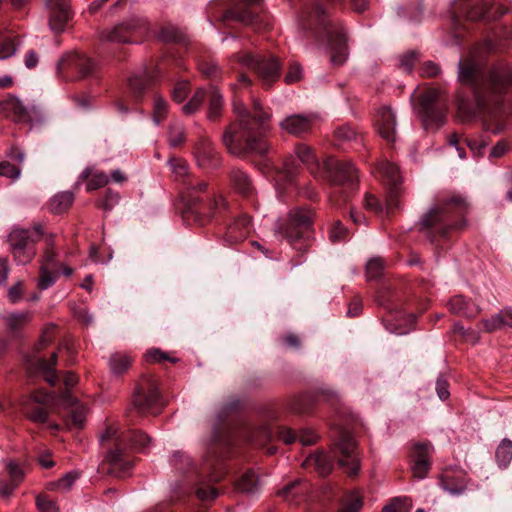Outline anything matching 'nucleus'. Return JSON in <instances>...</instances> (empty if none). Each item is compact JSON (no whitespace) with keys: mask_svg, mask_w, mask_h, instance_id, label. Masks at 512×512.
<instances>
[{"mask_svg":"<svg viewBox=\"0 0 512 512\" xmlns=\"http://www.w3.org/2000/svg\"><path fill=\"white\" fill-rule=\"evenodd\" d=\"M126 440L129 441L131 448L138 452H145L151 442L149 436L136 431L130 432L125 436V441Z\"/></svg>","mask_w":512,"mask_h":512,"instance_id":"obj_39","label":"nucleus"},{"mask_svg":"<svg viewBox=\"0 0 512 512\" xmlns=\"http://www.w3.org/2000/svg\"><path fill=\"white\" fill-rule=\"evenodd\" d=\"M302 78V67L299 63H292L289 66V70L285 76V82L292 84L299 81Z\"/></svg>","mask_w":512,"mask_h":512,"instance_id":"obj_59","label":"nucleus"},{"mask_svg":"<svg viewBox=\"0 0 512 512\" xmlns=\"http://www.w3.org/2000/svg\"><path fill=\"white\" fill-rule=\"evenodd\" d=\"M87 408L84 405L76 406L71 412V421L72 424L77 427H83L86 421Z\"/></svg>","mask_w":512,"mask_h":512,"instance_id":"obj_52","label":"nucleus"},{"mask_svg":"<svg viewBox=\"0 0 512 512\" xmlns=\"http://www.w3.org/2000/svg\"><path fill=\"white\" fill-rule=\"evenodd\" d=\"M6 467L11 478V481L17 483L18 485L24 477L23 471L19 468L17 463L13 461L8 462Z\"/></svg>","mask_w":512,"mask_h":512,"instance_id":"obj_64","label":"nucleus"},{"mask_svg":"<svg viewBox=\"0 0 512 512\" xmlns=\"http://www.w3.org/2000/svg\"><path fill=\"white\" fill-rule=\"evenodd\" d=\"M481 77V71L474 62L462 63L459 61L458 78L466 84H474Z\"/></svg>","mask_w":512,"mask_h":512,"instance_id":"obj_30","label":"nucleus"},{"mask_svg":"<svg viewBox=\"0 0 512 512\" xmlns=\"http://www.w3.org/2000/svg\"><path fill=\"white\" fill-rule=\"evenodd\" d=\"M243 67L254 70L266 84L279 78L281 65L275 56L269 58L258 57L250 52H244L238 58Z\"/></svg>","mask_w":512,"mask_h":512,"instance_id":"obj_7","label":"nucleus"},{"mask_svg":"<svg viewBox=\"0 0 512 512\" xmlns=\"http://www.w3.org/2000/svg\"><path fill=\"white\" fill-rule=\"evenodd\" d=\"M411 506V502L407 498H396L383 508V512H409Z\"/></svg>","mask_w":512,"mask_h":512,"instance_id":"obj_50","label":"nucleus"},{"mask_svg":"<svg viewBox=\"0 0 512 512\" xmlns=\"http://www.w3.org/2000/svg\"><path fill=\"white\" fill-rule=\"evenodd\" d=\"M8 157L16 161L18 165L12 164L9 161H3L0 163V176L10 178L12 181L19 179L21 175L20 165L25 159V154L19 148H12L8 154Z\"/></svg>","mask_w":512,"mask_h":512,"instance_id":"obj_23","label":"nucleus"},{"mask_svg":"<svg viewBox=\"0 0 512 512\" xmlns=\"http://www.w3.org/2000/svg\"><path fill=\"white\" fill-rule=\"evenodd\" d=\"M74 202V194L70 191L60 192L51 198L49 210L52 213L60 214L68 210Z\"/></svg>","mask_w":512,"mask_h":512,"instance_id":"obj_29","label":"nucleus"},{"mask_svg":"<svg viewBox=\"0 0 512 512\" xmlns=\"http://www.w3.org/2000/svg\"><path fill=\"white\" fill-rule=\"evenodd\" d=\"M2 109L15 122H30L40 115L39 107L31 103H25L15 96L4 100Z\"/></svg>","mask_w":512,"mask_h":512,"instance_id":"obj_9","label":"nucleus"},{"mask_svg":"<svg viewBox=\"0 0 512 512\" xmlns=\"http://www.w3.org/2000/svg\"><path fill=\"white\" fill-rule=\"evenodd\" d=\"M295 154L297 158L310 168L317 166L316 157L313 150L306 144H298L295 147Z\"/></svg>","mask_w":512,"mask_h":512,"instance_id":"obj_42","label":"nucleus"},{"mask_svg":"<svg viewBox=\"0 0 512 512\" xmlns=\"http://www.w3.org/2000/svg\"><path fill=\"white\" fill-rule=\"evenodd\" d=\"M188 89H189L188 82L183 81V82L177 83L172 92L173 100L178 103L184 101V99L186 98V96L188 94Z\"/></svg>","mask_w":512,"mask_h":512,"instance_id":"obj_61","label":"nucleus"},{"mask_svg":"<svg viewBox=\"0 0 512 512\" xmlns=\"http://www.w3.org/2000/svg\"><path fill=\"white\" fill-rule=\"evenodd\" d=\"M233 107L238 120L223 135L228 151L235 156L247 153L265 154L269 149L265 134L268 131L270 114L262 112V106L257 100L253 105L254 117L250 116L244 104L239 101L235 100Z\"/></svg>","mask_w":512,"mask_h":512,"instance_id":"obj_1","label":"nucleus"},{"mask_svg":"<svg viewBox=\"0 0 512 512\" xmlns=\"http://www.w3.org/2000/svg\"><path fill=\"white\" fill-rule=\"evenodd\" d=\"M158 403L159 395L154 384L142 385L134 394L133 407L140 414L149 413Z\"/></svg>","mask_w":512,"mask_h":512,"instance_id":"obj_13","label":"nucleus"},{"mask_svg":"<svg viewBox=\"0 0 512 512\" xmlns=\"http://www.w3.org/2000/svg\"><path fill=\"white\" fill-rule=\"evenodd\" d=\"M77 478H78L77 472H68L53 485L58 489L67 491L72 487V485L74 484V482L76 481Z\"/></svg>","mask_w":512,"mask_h":512,"instance_id":"obj_58","label":"nucleus"},{"mask_svg":"<svg viewBox=\"0 0 512 512\" xmlns=\"http://www.w3.org/2000/svg\"><path fill=\"white\" fill-rule=\"evenodd\" d=\"M49 11V26L52 31L60 33L64 31L70 18L69 6L64 0H45Z\"/></svg>","mask_w":512,"mask_h":512,"instance_id":"obj_12","label":"nucleus"},{"mask_svg":"<svg viewBox=\"0 0 512 512\" xmlns=\"http://www.w3.org/2000/svg\"><path fill=\"white\" fill-rule=\"evenodd\" d=\"M312 223V214L306 209H294L289 213L286 226H279L276 233L285 238L292 246L297 247V241L308 237L309 228Z\"/></svg>","mask_w":512,"mask_h":512,"instance_id":"obj_5","label":"nucleus"},{"mask_svg":"<svg viewBox=\"0 0 512 512\" xmlns=\"http://www.w3.org/2000/svg\"><path fill=\"white\" fill-rule=\"evenodd\" d=\"M36 505L40 512H58L59 511L55 502L48 499L46 496H43V495L37 496Z\"/></svg>","mask_w":512,"mask_h":512,"instance_id":"obj_55","label":"nucleus"},{"mask_svg":"<svg viewBox=\"0 0 512 512\" xmlns=\"http://www.w3.org/2000/svg\"><path fill=\"white\" fill-rule=\"evenodd\" d=\"M59 276V269L49 268L47 265H40V276L38 280V287L41 290H46L51 287Z\"/></svg>","mask_w":512,"mask_h":512,"instance_id":"obj_37","label":"nucleus"},{"mask_svg":"<svg viewBox=\"0 0 512 512\" xmlns=\"http://www.w3.org/2000/svg\"><path fill=\"white\" fill-rule=\"evenodd\" d=\"M348 230L339 222H335L330 230V240L332 242H341L347 239Z\"/></svg>","mask_w":512,"mask_h":512,"instance_id":"obj_56","label":"nucleus"},{"mask_svg":"<svg viewBox=\"0 0 512 512\" xmlns=\"http://www.w3.org/2000/svg\"><path fill=\"white\" fill-rule=\"evenodd\" d=\"M22 294L23 284L21 281H18L16 284L9 288L7 297L11 303L15 304L22 299Z\"/></svg>","mask_w":512,"mask_h":512,"instance_id":"obj_63","label":"nucleus"},{"mask_svg":"<svg viewBox=\"0 0 512 512\" xmlns=\"http://www.w3.org/2000/svg\"><path fill=\"white\" fill-rule=\"evenodd\" d=\"M466 199L460 195L440 200L430 208L426 215L420 220L421 229L437 228L441 226L450 216L461 214L467 209Z\"/></svg>","mask_w":512,"mask_h":512,"instance_id":"obj_4","label":"nucleus"},{"mask_svg":"<svg viewBox=\"0 0 512 512\" xmlns=\"http://www.w3.org/2000/svg\"><path fill=\"white\" fill-rule=\"evenodd\" d=\"M363 506V499L357 492L347 494L341 504L339 512H360Z\"/></svg>","mask_w":512,"mask_h":512,"instance_id":"obj_40","label":"nucleus"},{"mask_svg":"<svg viewBox=\"0 0 512 512\" xmlns=\"http://www.w3.org/2000/svg\"><path fill=\"white\" fill-rule=\"evenodd\" d=\"M418 60V54L414 51L403 54L400 57V67L407 73L413 70V67Z\"/></svg>","mask_w":512,"mask_h":512,"instance_id":"obj_57","label":"nucleus"},{"mask_svg":"<svg viewBox=\"0 0 512 512\" xmlns=\"http://www.w3.org/2000/svg\"><path fill=\"white\" fill-rule=\"evenodd\" d=\"M438 99V92L434 89H430L420 96V113L423 121L426 124L429 123H443V114L440 111H436L434 105Z\"/></svg>","mask_w":512,"mask_h":512,"instance_id":"obj_18","label":"nucleus"},{"mask_svg":"<svg viewBox=\"0 0 512 512\" xmlns=\"http://www.w3.org/2000/svg\"><path fill=\"white\" fill-rule=\"evenodd\" d=\"M197 165L204 170H213L220 166L219 153L212 143L205 137L200 138L193 150Z\"/></svg>","mask_w":512,"mask_h":512,"instance_id":"obj_10","label":"nucleus"},{"mask_svg":"<svg viewBox=\"0 0 512 512\" xmlns=\"http://www.w3.org/2000/svg\"><path fill=\"white\" fill-rule=\"evenodd\" d=\"M364 205L367 210H370L374 213H381L383 210L382 204L378 201V199L372 195L367 193L364 199Z\"/></svg>","mask_w":512,"mask_h":512,"instance_id":"obj_62","label":"nucleus"},{"mask_svg":"<svg viewBox=\"0 0 512 512\" xmlns=\"http://www.w3.org/2000/svg\"><path fill=\"white\" fill-rule=\"evenodd\" d=\"M109 440H115V444L117 446L116 449H120L122 444L125 442V437H119L117 428L114 426H109L100 435V441L104 443Z\"/></svg>","mask_w":512,"mask_h":512,"instance_id":"obj_51","label":"nucleus"},{"mask_svg":"<svg viewBox=\"0 0 512 512\" xmlns=\"http://www.w3.org/2000/svg\"><path fill=\"white\" fill-rule=\"evenodd\" d=\"M8 243L13 259L18 265L29 264L36 256V239L30 230L15 228L8 235Z\"/></svg>","mask_w":512,"mask_h":512,"instance_id":"obj_6","label":"nucleus"},{"mask_svg":"<svg viewBox=\"0 0 512 512\" xmlns=\"http://www.w3.org/2000/svg\"><path fill=\"white\" fill-rule=\"evenodd\" d=\"M59 65L63 70L77 73V79L87 77L94 68L91 59L78 53H71L63 57Z\"/></svg>","mask_w":512,"mask_h":512,"instance_id":"obj_14","label":"nucleus"},{"mask_svg":"<svg viewBox=\"0 0 512 512\" xmlns=\"http://www.w3.org/2000/svg\"><path fill=\"white\" fill-rule=\"evenodd\" d=\"M133 362V358L121 352H116L109 359V366L113 374L120 375L126 372Z\"/></svg>","mask_w":512,"mask_h":512,"instance_id":"obj_33","label":"nucleus"},{"mask_svg":"<svg viewBox=\"0 0 512 512\" xmlns=\"http://www.w3.org/2000/svg\"><path fill=\"white\" fill-rule=\"evenodd\" d=\"M188 198L192 205L196 204L198 198L196 197L197 192H203L207 188V183L205 181H200L196 184L190 182L188 183Z\"/></svg>","mask_w":512,"mask_h":512,"instance_id":"obj_60","label":"nucleus"},{"mask_svg":"<svg viewBox=\"0 0 512 512\" xmlns=\"http://www.w3.org/2000/svg\"><path fill=\"white\" fill-rule=\"evenodd\" d=\"M170 463L180 471H183L192 465L190 457L181 451H176L172 454Z\"/></svg>","mask_w":512,"mask_h":512,"instance_id":"obj_48","label":"nucleus"},{"mask_svg":"<svg viewBox=\"0 0 512 512\" xmlns=\"http://www.w3.org/2000/svg\"><path fill=\"white\" fill-rule=\"evenodd\" d=\"M205 95L206 91L204 89L197 90L190 101L183 106V112L187 115H190L197 111L202 105Z\"/></svg>","mask_w":512,"mask_h":512,"instance_id":"obj_47","label":"nucleus"},{"mask_svg":"<svg viewBox=\"0 0 512 512\" xmlns=\"http://www.w3.org/2000/svg\"><path fill=\"white\" fill-rule=\"evenodd\" d=\"M145 361L154 363V362H160L164 360H169L171 362H176L177 359L170 358L166 353L162 352L159 349H150L148 350L144 355Z\"/></svg>","mask_w":512,"mask_h":512,"instance_id":"obj_54","label":"nucleus"},{"mask_svg":"<svg viewBox=\"0 0 512 512\" xmlns=\"http://www.w3.org/2000/svg\"><path fill=\"white\" fill-rule=\"evenodd\" d=\"M263 0H240L229 11V17L243 23L250 24L257 17Z\"/></svg>","mask_w":512,"mask_h":512,"instance_id":"obj_19","label":"nucleus"},{"mask_svg":"<svg viewBox=\"0 0 512 512\" xmlns=\"http://www.w3.org/2000/svg\"><path fill=\"white\" fill-rule=\"evenodd\" d=\"M512 459V441L503 439L496 450V460L501 467H506Z\"/></svg>","mask_w":512,"mask_h":512,"instance_id":"obj_41","label":"nucleus"},{"mask_svg":"<svg viewBox=\"0 0 512 512\" xmlns=\"http://www.w3.org/2000/svg\"><path fill=\"white\" fill-rule=\"evenodd\" d=\"M169 166L176 177L182 178L188 174V164L180 158H173L169 161Z\"/></svg>","mask_w":512,"mask_h":512,"instance_id":"obj_53","label":"nucleus"},{"mask_svg":"<svg viewBox=\"0 0 512 512\" xmlns=\"http://www.w3.org/2000/svg\"><path fill=\"white\" fill-rule=\"evenodd\" d=\"M236 486L243 493H254L260 486V480L253 470H248L240 477Z\"/></svg>","mask_w":512,"mask_h":512,"instance_id":"obj_34","label":"nucleus"},{"mask_svg":"<svg viewBox=\"0 0 512 512\" xmlns=\"http://www.w3.org/2000/svg\"><path fill=\"white\" fill-rule=\"evenodd\" d=\"M448 307L453 314L469 318L475 317L480 312L478 306L460 295L453 297L448 302Z\"/></svg>","mask_w":512,"mask_h":512,"instance_id":"obj_25","label":"nucleus"},{"mask_svg":"<svg viewBox=\"0 0 512 512\" xmlns=\"http://www.w3.org/2000/svg\"><path fill=\"white\" fill-rule=\"evenodd\" d=\"M15 52L14 40L10 37L0 36V60L11 57Z\"/></svg>","mask_w":512,"mask_h":512,"instance_id":"obj_49","label":"nucleus"},{"mask_svg":"<svg viewBox=\"0 0 512 512\" xmlns=\"http://www.w3.org/2000/svg\"><path fill=\"white\" fill-rule=\"evenodd\" d=\"M375 126L379 135L387 142L396 140V118L390 107L384 106L378 110Z\"/></svg>","mask_w":512,"mask_h":512,"instance_id":"obj_16","label":"nucleus"},{"mask_svg":"<svg viewBox=\"0 0 512 512\" xmlns=\"http://www.w3.org/2000/svg\"><path fill=\"white\" fill-rule=\"evenodd\" d=\"M58 355L56 352L52 353L49 360L39 359L37 367L43 373L45 380L52 386L58 382V377L55 373L54 366L57 363Z\"/></svg>","mask_w":512,"mask_h":512,"instance_id":"obj_31","label":"nucleus"},{"mask_svg":"<svg viewBox=\"0 0 512 512\" xmlns=\"http://www.w3.org/2000/svg\"><path fill=\"white\" fill-rule=\"evenodd\" d=\"M185 140L184 128L180 123H174L170 126L168 131V142L170 146L177 147Z\"/></svg>","mask_w":512,"mask_h":512,"instance_id":"obj_45","label":"nucleus"},{"mask_svg":"<svg viewBox=\"0 0 512 512\" xmlns=\"http://www.w3.org/2000/svg\"><path fill=\"white\" fill-rule=\"evenodd\" d=\"M32 319V313L25 312H11L5 315L4 320L8 328L12 331H18L28 325Z\"/></svg>","mask_w":512,"mask_h":512,"instance_id":"obj_32","label":"nucleus"},{"mask_svg":"<svg viewBox=\"0 0 512 512\" xmlns=\"http://www.w3.org/2000/svg\"><path fill=\"white\" fill-rule=\"evenodd\" d=\"M306 491L307 487L300 480H295L279 490L278 495L285 501L294 503L301 499Z\"/></svg>","mask_w":512,"mask_h":512,"instance_id":"obj_28","label":"nucleus"},{"mask_svg":"<svg viewBox=\"0 0 512 512\" xmlns=\"http://www.w3.org/2000/svg\"><path fill=\"white\" fill-rule=\"evenodd\" d=\"M338 463L346 470L349 476L357 475L360 470V461L356 453V443L351 435L343 433L332 453L319 452L307 458L309 465H314L317 472L325 476L333 469L335 458Z\"/></svg>","mask_w":512,"mask_h":512,"instance_id":"obj_2","label":"nucleus"},{"mask_svg":"<svg viewBox=\"0 0 512 512\" xmlns=\"http://www.w3.org/2000/svg\"><path fill=\"white\" fill-rule=\"evenodd\" d=\"M79 180H88L86 189L87 191H93L106 186L109 182V177L102 171H94L92 168H85L80 176Z\"/></svg>","mask_w":512,"mask_h":512,"instance_id":"obj_27","label":"nucleus"},{"mask_svg":"<svg viewBox=\"0 0 512 512\" xmlns=\"http://www.w3.org/2000/svg\"><path fill=\"white\" fill-rule=\"evenodd\" d=\"M384 261L380 257L371 258L366 264V276L369 280L377 279L382 275Z\"/></svg>","mask_w":512,"mask_h":512,"instance_id":"obj_44","label":"nucleus"},{"mask_svg":"<svg viewBox=\"0 0 512 512\" xmlns=\"http://www.w3.org/2000/svg\"><path fill=\"white\" fill-rule=\"evenodd\" d=\"M324 165L328 178L334 184L353 185L358 180L357 169L349 161L330 157Z\"/></svg>","mask_w":512,"mask_h":512,"instance_id":"obj_8","label":"nucleus"},{"mask_svg":"<svg viewBox=\"0 0 512 512\" xmlns=\"http://www.w3.org/2000/svg\"><path fill=\"white\" fill-rule=\"evenodd\" d=\"M47 248L44 251V254L41 259V265H47L49 268L58 269V263L56 261V253L53 248L52 237L48 236L46 238Z\"/></svg>","mask_w":512,"mask_h":512,"instance_id":"obj_46","label":"nucleus"},{"mask_svg":"<svg viewBox=\"0 0 512 512\" xmlns=\"http://www.w3.org/2000/svg\"><path fill=\"white\" fill-rule=\"evenodd\" d=\"M508 320L506 319L505 309L500 310L497 314L488 319H483L482 324L486 332H494L507 326Z\"/></svg>","mask_w":512,"mask_h":512,"instance_id":"obj_38","label":"nucleus"},{"mask_svg":"<svg viewBox=\"0 0 512 512\" xmlns=\"http://www.w3.org/2000/svg\"><path fill=\"white\" fill-rule=\"evenodd\" d=\"M512 82V74L508 70H494L490 74L489 93L499 95L503 93Z\"/></svg>","mask_w":512,"mask_h":512,"instance_id":"obj_26","label":"nucleus"},{"mask_svg":"<svg viewBox=\"0 0 512 512\" xmlns=\"http://www.w3.org/2000/svg\"><path fill=\"white\" fill-rule=\"evenodd\" d=\"M53 397L44 391H36L24 402V413L33 422L43 423L47 420L48 413L42 405L49 404Z\"/></svg>","mask_w":512,"mask_h":512,"instance_id":"obj_11","label":"nucleus"},{"mask_svg":"<svg viewBox=\"0 0 512 512\" xmlns=\"http://www.w3.org/2000/svg\"><path fill=\"white\" fill-rule=\"evenodd\" d=\"M145 24V20L140 18H131L111 29L104 30L101 33V39L109 42L126 43L128 42L127 33L140 28Z\"/></svg>","mask_w":512,"mask_h":512,"instance_id":"obj_17","label":"nucleus"},{"mask_svg":"<svg viewBox=\"0 0 512 512\" xmlns=\"http://www.w3.org/2000/svg\"><path fill=\"white\" fill-rule=\"evenodd\" d=\"M106 461L109 463L108 473L118 478H125L130 475L132 462L122 457L121 449L111 450L106 455Z\"/></svg>","mask_w":512,"mask_h":512,"instance_id":"obj_21","label":"nucleus"},{"mask_svg":"<svg viewBox=\"0 0 512 512\" xmlns=\"http://www.w3.org/2000/svg\"><path fill=\"white\" fill-rule=\"evenodd\" d=\"M223 107V99L219 90L215 87L209 89L208 118L212 121L219 118Z\"/></svg>","mask_w":512,"mask_h":512,"instance_id":"obj_35","label":"nucleus"},{"mask_svg":"<svg viewBox=\"0 0 512 512\" xmlns=\"http://www.w3.org/2000/svg\"><path fill=\"white\" fill-rule=\"evenodd\" d=\"M251 220L244 215L230 224L225 234V241L229 244H235L244 240L251 232Z\"/></svg>","mask_w":512,"mask_h":512,"instance_id":"obj_22","label":"nucleus"},{"mask_svg":"<svg viewBox=\"0 0 512 512\" xmlns=\"http://www.w3.org/2000/svg\"><path fill=\"white\" fill-rule=\"evenodd\" d=\"M231 179L235 188L243 195L249 196L252 193V184L249 176L239 170H233L231 173Z\"/></svg>","mask_w":512,"mask_h":512,"instance_id":"obj_36","label":"nucleus"},{"mask_svg":"<svg viewBox=\"0 0 512 512\" xmlns=\"http://www.w3.org/2000/svg\"><path fill=\"white\" fill-rule=\"evenodd\" d=\"M430 446L428 444L417 443L413 447V465L412 473L414 477L423 479L430 469L429 460Z\"/></svg>","mask_w":512,"mask_h":512,"instance_id":"obj_20","label":"nucleus"},{"mask_svg":"<svg viewBox=\"0 0 512 512\" xmlns=\"http://www.w3.org/2000/svg\"><path fill=\"white\" fill-rule=\"evenodd\" d=\"M311 19L317 22L321 35L327 40V45L331 50V62L334 65H342L348 56L343 28L325 18L324 8L320 5L315 7L313 13L309 12L306 20L310 21Z\"/></svg>","mask_w":512,"mask_h":512,"instance_id":"obj_3","label":"nucleus"},{"mask_svg":"<svg viewBox=\"0 0 512 512\" xmlns=\"http://www.w3.org/2000/svg\"><path fill=\"white\" fill-rule=\"evenodd\" d=\"M168 114V104L161 96H155L153 101V121L159 125Z\"/></svg>","mask_w":512,"mask_h":512,"instance_id":"obj_43","label":"nucleus"},{"mask_svg":"<svg viewBox=\"0 0 512 512\" xmlns=\"http://www.w3.org/2000/svg\"><path fill=\"white\" fill-rule=\"evenodd\" d=\"M280 127L289 134L298 136L310 131L312 119L303 115H291L280 123Z\"/></svg>","mask_w":512,"mask_h":512,"instance_id":"obj_24","label":"nucleus"},{"mask_svg":"<svg viewBox=\"0 0 512 512\" xmlns=\"http://www.w3.org/2000/svg\"><path fill=\"white\" fill-rule=\"evenodd\" d=\"M380 172L387 179V184L389 185V200L386 203L387 209H392L396 206L393 203V200L397 197L400 190V184L402 182V176L399 171V167L390 161H383L380 164Z\"/></svg>","mask_w":512,"mask_h":512,"instance_id":"obj_15","label":"nucleus"}]
</instances>
